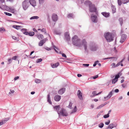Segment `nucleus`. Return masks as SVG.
Segmentation results:
<instances>
[{
  "instance_id": "obj_1",
  "label": "nucleus",
  "mask_w": 129,
  "mask_h": 129,
  "mask_svg": "<svg viewBox=\"0 0 129 129\" xmlns=\"http://www.w3.org/2000/svg\"><path fill=\"white\" fill-rule=\"evenodd\" d=\"M72 41L73 44L74 45L78 47L81 46V44L80 42V39L78 38L77 36H75L72 38Z\"/></svg>"
},
{
  "instance_id": "obj_2",
  "label": "nucleus",
  "mask_w": 129,
  "mask_h": 129,
  "mask_svg": "<svg viewBox=\"0 0 129 129\" xmlns=\"http://www.w3.org/2000/svg\"><path fill=\"white\" fill-rule=\"evenodd\" d=\"M104 36L108 42H110L113 40V37L112 34L108 32L104 34Z\"/></svg>"
},
{
  "instance_id": "obj_3",
  "label": "nucleus",
  "mask_w": 129,
  "mask_h": 129,
  "mask_svg": "<svg viewBox=\"0 0 129 129\" xmlns=\"http://www.w3.org/2000/svg\"><path fill=\"white\" fill-rule=\"evenodd\" d=\"M86 2L89 3V11L91 12H96V9L95 6L92 4L89 1H87Z\"/></svg>"
},
{
  "instance_id": "obj_4",
  "label": "nucleus",
  "mask_w": 129,
  "mask_h": 129,
  "mask_svg": "<svg viewBox=\"0 0 129 129\" xmlns=\"http://www.w3.org/2000/svg\"><path fill=\"white\" fill-rule=\"evenodd\" d=\"M58 114L59 116L62 115L63 116H67L68 115L66 110L63 108L61 109L59 111H58Z\"/></svg>"
},
{
  "instance_id": "obj_5",
  "label": "nucleus",
  "mask_w": 129,
  "mask_h": 129,
  "mask_svg": "<svg viewBox=\"0 0 129 129\" xmlns=\"http://www.w3.org/2000/svg\"><path fill=\"white\" fill-rule=\"evenodd\" d=\"M29 2L28 0H25L22 3V7L24 10L27 9L29 6Z\"/></svg>"
},
{
  "instance_id": "obj_6",
  "label": "nucleus",
  "mask_w": 129,
  "mask_h": 129,
  "mask_svg": "<svg viewBox=\"0 0 129 129\" xmlns=\"http://www.w3.org/2000/svg\"><path fill=\"white\" fill-rule=\"evenodd\" d=\"M129 0H118V5L120 6L121 5L122 3L123 4H126L128 2Z\"/></svg>"
},
{
  "instance_id": "obj_7",
  "label": "nucleus",
  "mask_w": 129,
  "mask_h": 129,
  "mask_svg": "<svg viewBox=\"0 0 129 129\" xmlns=\"http://www.w3.org/2000/svg\"><path fill=\"white\" fill-rule=\"evenodd\" d=\"M91 19L92 21L94 22H96L97 21V18L96 15L92 14L91 15Z\"/></svg>"
},
{
  "instance_id": "obj_8",
  "label": "nucleus",
  "mask_w": 129,
  "mask_h": 129,
  "mask_svg": "<svg viewBox=\"0 0 129 129\" xmlns=\"http://www.w3.org/2000/svg\"><path fill=\"white\" fill-rule=\"evenodd\" d=\"M126 37V35L125 34L122 35L121 37L120 42L122 43H123L125 40Z\"/></svg>"
},
{
  "instance_id": "obj_9",
  "label": "nucleus",
  "mask_w": 129,
  "mask_h": 129,
  "mask_svg": "<svg viewBox=\"0 0 129 129\" xmlns=\"http://www.w3.org/2000/svg\"><path fill=\"white\" fill-rule=\"evenodd\" d=\"M77 95L78 98L81 100H83L82 93L81 91L80 90H78L77 93Z\"/></svg>"
},
{
  "instance_id": "obj_10",
  "label": "nucleus",
  "mask_w": 129,
  "mask_h": 129,
  "mask_svg": "<svg viewBox=\"0 0 129 129\" xmlns=\"http://www.w3.org/2000/svg\"><path fill=\"white\" fill-rule=\"evenodd\" d=\"M119 77V74L116 75L114 79L112 80V84H114L116 82L118 81V79Z\"/></svg>"
},
{
  "instance_id": "obj_11",
  "label": "nucleus",
  "mask_w": 129,
  "mask_h": 129,
  "mask_svg": "<svg viewBox=\"0 0 129 129\" xmlns=\"http://www.w3.org/2000/svg\"><path fill=\"white\" fill-rule=\"evenodd\" d=\"M82 45H83L85 50L87 48V42L85 39H83L82 41Z\"/></svg>"
},
{
  "instance_id": "obj_12",
  "label": "nucleus",
  "mask_w": 129,
  "mask_h": 129,
  "mask_svg": "<svg viewBox=\"0 0 129 129\" xmlns=\"http://www.w3.org/2000/svg\"><path fill=\"white\" fill-rule=\"evenodd\" d=\"M52 18L53 20L54 21H56L58 19V16L57 15L55 14H53L52 16Z\"/></svg>"
},
{
  "instance_id": "obj_13",
  "label": "nucleus",
  "mask_w": 129,
  "mask_h": 129,
  "mask_svg": "<svg viewBox=\"0 0 129 129\" xmlns=\"http://www.w3.org/2000/svg\"><path fill=\"white\" fill-rule=\"evenodd\" d=\"M30 4L33 6L35 7L36 6V2L35 0H29Z\"/></svg>"
},
{
  "instance_id": "obj_14",
  "label": "nucleus",
  "mask_w": 129,
  "mask_h": 129,
  "mask_svg": "<svg viewBox=\"0 0 129 129\" xmlns=\"http://www.w3.org/2000/svg\"><path fill=\"white\" fill-rule=\"evenodd\" d=\"M61 99V96L59 95H56L54 97V100L56 101H59Z\"/></svg>"
},
{
  "instance_id": "obj_15",
  "label": "nucleus",
  "mask_w": 129,
  "mask_h": 129,
  "mask_svg": "<svg viewBox=\"0 0 129 129\" xmlns=\"http://www.w3.org/2000/svg\"><path fill=\"white\" fill-rule=\"evenodd\" d=\"M65 91V88H62L59 90L58 92V93L60 94H63Z\"/></svg>"
},
{
  "instance_id": "obj_16",
  "label": "nucleus",
  "mask_w": 129,
  "mask_h": 129,
  "mask_svg": "<svg viewBox=\"0 0 129 129\" xmlns=\"http://www.w3.org/2000/svg\"><path fill=\"white\" fill-rule=\"evenodd\" d=\"M65 36L66 39L67 41H69L70 39V37L69 33L68 32H66L65 34Z\"/></svg>"
},
{
  "instance_id": "obj_17",
  "label": "nucleus",
  "mask_w": 129,
  "mask_h": 129,
  "mask_svg": "<svg viewBox=\"0 0 129 129\" xmlns=\"http://www.w3.org/2000/svg\"><path fill=\"white\" fill-rule=\"evenodd\" d=\"M112 91L110 92L109 94L106 97H104L105 99L106 100H107L109 99L112 96Z\"/></svg>"
},
{
  "instance_id": "obj_18",
  "label": "nucleus",
  "mask_w": 129,
  "mask_h": 129,
  "mask_svg": "<svg viewBox=\"0 0 129 129\" xmlns=\"http://www.w3.org/2000/svg\"><path fill=\"white\" fill-rule=\"evenodd\" d=\"M54 109L57 111L58 113V111H60V107L59 105L56 106L54 107Z\"/></svg>"
},
{
  "instance_id": "obj_19",
  "label": "nucleus",
  "mask_w": 129,
  "mask_h": 129,
  "mask_svg": "<svg viewBox=\"0 0 129 129\" xmlns=\"http://www.w3.org/2000/svg\"><path fill=\"white\" fill-rule=\"evenodd\" d=\"M59 65V63L58 62H57L56 63L53 64L51 63V65L52 67L53 68H56Z\"/></svg>"
},
{
  "instance_id": "obj_20",
  "label": "nucleus",
  "mask_w": 129,
  "mask_h": 129,
  "mask_svg": "<svg viewBox=\"0 0 129 129\" xmlns=\"http://www.w3.org/2000/svg\"><path fill=\"white\" fill-rule=\"evenodd\" d=\"M102 14L106 17H109V12H103L102 13Z\"/></svg>"
},
{
  "instance_id": "obj_21",
  "label": "nucleus",
  "mask_w": 129,
  "mask_h": 129,
  "mask_svg": "<svg viewBox=\"0 0 129 129\" xmlns=\"http://www.w3.org/2000/svg\"><path fill=\"white\" fill-rule=\"evenodd\" d=\"M37 37L40 40L44 38L43 35L41 34H38L37 35Z\"/></svg>"
},
{
  "instance_id": "obj_22",
  "label": "nucleus",
  "mask_w": 129,
  "mask_h": 129,
  "mask_svg": "<svg viewBox=\"0 0 129 129\" xmlns=\"http://www.w3.org/2000/svg\"><path fill=\"white\" fill-rule=\"evenodd\" d=\"M47 99H48V101L49 103L50 104H52V102H51L50 100V95L49 94L48 95H47Z\"/></svg>"
},
{
  "instance_id": "obj_23",
  "label": "nucleus",
  "mask_w": 129,
  "mask_h": 129,
  "mask_svg": "<svg viewBox=\"0 0 129 129\" xmlns=\"http://www.w3.org/2000/svg\"><path fill=\"white\" fill-rule=\"evenodd\" d=\"M12 61V60L11 58H10L7 59V64H11Z\"/></svg>"
},
{
  "instance_id": "obj_24",
  "label": "nucleus",
  "mask_w": 129,
  "mask_h": 129,
  "mask_svg": "<svg viewBox=\"0 0 129 129\" xmlns=\"http://www.w3.org/2000/svg\"><path fill=\"white\" fill-rule=\"evenodd\" d=\"M2 7H3V9H5V10L8 11L9 10V7L6 6L2 5Z\"/></svg>"
},
{
  "instance_id": "obj_25",
  "label": "nucleus",
  "mask_w": 129,
  "mask_h": 129,
  "mask_svg": "<svg viewBox=\"0 0 129 129\" xmlns=\"http://www.w3.org/2000/svg\"><path fill=\"white\" fill-rule=\"evenodd\" d=\"M12 27L16 29H18L20 28V27H21V26L14 25L12 26Z\"/></svg>"
},
{
  "instance_id": "obj_26",
  "label": "nucleus",
  "mask_w": 129,
  "mask_h": 129,
  "mask_svg": "<svg viewBox=\"0 0 129 129\" xmlns=\"http://www.w3.org/2000/svg\"><path fill=\"white\" fill-rule=\"evenodd\" d=\"M112 13H114L116 12V9L115 6H112Z\"/></svg>"
},
{
  "instance_id": "obj_27",
  "label": "nucleus",
  "mask_w": 129,
  "mask_h": 129,
  "mask_svg": "<svg viewBox=\"0 0 129 129\" xmlns=\"http://www.w3.org/2000/svg\"><path fill=\"white\" fill-rule=\"evenodd\" d=\"M39 18V17L37 16H34L30 18V20L34 19H38Z\"/></svg>"
},
{
  "instance_id": "obj_28",
  "label": "nucleus",
  "mask_w": 129,
  "mask_h": 129,
  "mask_svg": "<svg viewBox=\"0 0 129 129\" xmlns=\"http://www.w3.org/2000/svg\"><path fill=\"white\" fill-rule=\"evenodd\" d=\"M77 111V108L76 107V106H75V107L73 109V110L71 112V114H72L73 113H74L75 112H76Z\"/></svg>"
},
{
  "instance_id": "obj_29",
  "label": "nucleus",
  "mask_w": 129,
  "mask_h": 129,
  "mask_svg": "<svg viewBox=\"0 0 129 129\" xmlns=\"http://www.w3.org/2000/svg\"><path fill=\"white\" fill-rule=\"evenodd\" d=\"M14 92V90L10 89V92L8 93V95H11V94H13Z\"/></svg>"
},
{
  "instance_id": "obj_30",
  "label": "nucleus",
  "mask_w": 129,
  "mask_h": 129,
  "mask_svg": "<svg viewBox=\"0 0 129 129\" xmlns=\"http://www.w3.org/2000/svg\"><path fill=\"white\" fill-rule=\"evenodd\" d=\"M44 43L43 42V41L41 40L40 41V42L39 43V46H42L43 45Z\"/></svg>"
},
{
  "instance_id": "obj_31",
  "label": "nucleus",
  "mask_w": 129,
  "mask_h": 129,
  "mask_svg": "<svg viewBox=\"0 0 129 129\" xmlns=\"http://www.w3.org/2000/svg\"><path fill=\"white\" fill-rule=\"evenodd\" d=\"M53 47L55 51L57 53H58V51H57L56 49L58 50H59L58 48L57 47H56V46H53Z\"/></svg>"
},
{
  "instance_id": "obj_32",
  "label": "nucleus",
  "mask_w": 129,
  "mask_h": 129,
  "mask_svg": "<svg viewBox=\"0 0 129 129\" xmlns=\"http://www.w3.org/2000/svg\"><path fill=\"white\" fill-rule=\"evenodd\" d=\"M54 33L56 35H60L61 33L60 32L56 30L54 31Z\"/></svg>"
},
{
  "instance_id": "obj_33",
  "label": "nucleus",
  "mask_w": 129,
  "mask_h": 129,
  "mask_svg": "<svg viewBox=\"0 0 129 129\" xmlns=\"http://www.w3.org/2000/svg\"><path fill=\"white\" fill-rule=\"evenodd\" d=\"M34 32H31L29 33L28 35L30 36H33L34 35Z\"/></svg>"
},
{
  "instance_id": "obj_34",
  "label": "nucleus",
  "mask_w": 129,
  "mask_h": 129,
  "mask_svg": "<svg viewBox=\"0 0 129 129\" xmlns=\"http://www.w3.org/2000/svg\"><path fill=\"white\" fill-rule=\"evenodd\" d=\"M113 127V124H110L108 127V128L110 129H112Z\"/></svg>"
},
{
  "instance_id": "obj_35",
  "label": "nucleus",
  "mask_w": 129,
  "mask_h": 129,
  "mask_svg": "<svg viewBox=\"0 0 129 129\" xmlns=\"http://www.w3.org/2000/svg\"><path fill=\"white\" fill-rule=\"evenodd\" d=\"M98 47L96 46H94L92 47V50L93 51H95L97 49Z\"/></svg>"
},
{
  "instance_id": "obj_36",
  "label": "nucleus",
  "mask_w": 129,
  "mask_h": 129,
  "mask_svg": "<svg viewBox=\"0 0 129 129\" xmlns=\"http://www.w3.org/2000/svg\"><path fill=\"white\" fill-rule=\"evenodd\" d=\"M119 20L120 21V24L121 25L122 23L123 19L122 18H120L119 19Z\"/></svg>"
},
{
  "instance_id": "obj_37",
  "label": "nucleus",
  "mask_w": 129,
  "mask_h": 129,
  "mask_svg": "<svg viewBox=\"0 0 129 129\" xmlns=\"http://www.w3.org/2000/svg\"><path fill=\"white\" fill-rule=\"evenodd\" d=\"M36 83H40L41 82V80H40L36 79L35 80Z\"/></svg>"
},
{
  "instance_id": "obj_38",
  "label": "nucleus",
  "mask_w": 129,
  "mask_h": 129,
  "mask_svg": "<svg viewBox=\"0 0 129 129\" xmlns=\"http://www.w3.org/2000/svg\"><path fill=\"white\" fill-rule=\"evenodd\" d=\"M4 13L6 15L9 16H11L12 15V14H11L7 12H4Z\"/></svg>"
},
{
  "instance_id": "obj_39",
  "label": "nucleus",
  "mask_w": 129,
  "mask_h": 129,
  "mask_svg": "<svg viewBox=\"0 0 129 129\" xmlns=\"http://www.w3.org/2000/svg\"><path fill=\"white\" fill-rule=\"evenodd\" d=\"M10 119L9 118H5L3 120L4 122H5V123Z\"/></svg>"
},
{
  "instance_id": "obj_40",
  "label": "nucleus",
  "mask_w": 129,
  "mask_h": 129,
  "mask_svg": "<svg viewBox=\"0 0 129 129\" xmlns=\"http://www.w3.org/2000/svg\"><path fill=\"white\" fill-rule=\"evenodd\" d=\"M104 125V124L103 123H101L99 125V127L102 128Z\"/></svg>"
},
{
  "instance_id": "obj_41",
  "label": "nucleus",
  "mask_w": 129,
  "mask_h": 129,
  "mask_svg": "<svg viewBox=\"0 0 129 129\" xmlns=\"http://www.w3.org/2000/svg\"><path fill=\"white\" fill-rule=\"evenodd\" d=\"M115 64V63H113L111 64L112 68H113L116 67V66Z\"/></svg>"
},
{
  "instance_id": "obj_42",
  "label": "nucleus",
  "mask_w": 129,
  "mask_h": 129,
  "mask_svg": "<svg viewBox=\"0 0 129 129\" xmlns=\"http://www.w3.org/2000/svg\"><path fill=\"white\" fill-rule=\"evenodd\" d=\"M42 61V59L41 58L38 59L37 60V63L40 62Z\"/></svg>"
},
{
  "instance_id": "obj_43",
  "label": "nucleus",
  "mask_w": 129,
  "mask_h": 129,
  "mask_svg": "<svg viewBox=\"0 0 129 129\" xmlns=\"http://www.w3.org/2000/svg\"><path fill=\"white\" fill-rule=\"evenodd\" d=\"M17 57V56H15L13 57L12 58H11L12 59V60H16Z\"/></svg>"
},
{
  "instance_id": "obj_44",
  "label": "nucleus",
  "mask_w": 129,
  "mask_h": 129,
  "mask_svg": "<svg viewBox=\"0 0 129 129\" xmlns=\"http://www.w3.org/2000/svg\"><path fill=\"white\" fill-rule=\"evenodd\" d=\"M109 114L108 113V114L105 115L104 116V117L105 118H106L108 117H109Z\"/></svg>"
},
{
  "instance_id": "obj_45",
  "label": "nucleus",
  "mask_w": 129,
  "mask_h": 129,
  "mask_svg": "<svg viewBox=\"0 0 129 129\" xmlns=\"http://www.w3.org/2000/svg\"><path fill=\"white\" fill-rule=\"evenodd\" d=\"M72 103L71 102H70L69 103V107L70 109H72Z\"/></svg>"
},
{
  "instance_id": "obj_46",
  "label": "nucleus",
  "mask_w": 129,
  "mask_h": 129,
  "mask_svg": "<svg viewBox=\"0 0 129 129\" xmlns=\"http://www.w3.org/2000/svg\"><path fill=\"white\" fill-rule=\"evenodd\" d=\"M41 31L42 32H45V34L46 33V32H45V31H46V29L45 28H42L41 30Z\"/></svg>"
},
{
  "instance_id": "obj_47",
  "label": "nucleus",
  "mask_w": 129,
  "mask_h": 129,
  "mask_svg": "<svg viewBox=\"0 0 129 129\" xmlns=\"http://www.w3.org/2000/svg\"><path fill=\"white\" fill-rule=\"evenodd\" d=\"M5 29H4L3 28H0V31L3 32V31H5Z\"/></svg>"
},
{
  "instance_id": "obj_48",
  "label": "nucleus",
  "mask_w": 129,
  "mask_h": 129,
  "mask_svg": "<svg viewBox=\"0 0 129 129\" xmlns=\"http://www.w3.org/2000/svg\"><path fill=\"white\" fill-rule=\"evenodd\" d=\"M5 123V122H4L3 120H2L1 122H0V126L3 125V124Z\"/></svg>"
},
{
  "instance_id": "obj_49",
  "label": "nucleus",
  "mask_w": 129,
  "mask_h": 129,
  "mask_svg": "<svg viewBox=\"0 0 129 129\" xmlns=\"http://www.w3.org/2000/svg\"><path fill=\"white\" fill-rule=\"evenodd\" d=\"M126 86V84H123L122 85V86L123 88L125 87Z\"/></svg>"
},
{
  "instance_id": "obj_50",
  "label": "nucleus",
  "mask_w": 129,
  "mask_h": 129,
  "mask_svg": "<svg viewBox=\"0 0 129 129\" xmlns=\"http://www.w3.org/2000/svg\"><path fill=\"white\" fill-rule=\"evenodd\" d=\"M73 16V15L72 14H69L68 15V18H70V17H72Z\"/></svg>"
},
{
  "instance_id": "obj_51",
  "label": "nucleus",
  "mask_w": 129,
  "mask_h": 129,
  "mask_svg": "<svg viewBox=\"0 0 129 129\" xmlns=\"http://www.w3.org/2000/svg\"><path fill=\"white\" fill-rule=\"evenodd\" d=\"M42 40L43 41L44 43L46 41L48 40V39H44Z\"/></svg>"
},
{
  "instance_id": "obj_52",
  "label": "nucleus",
  "mask_w": 129,
  "mask_h": 129,
  "mask_svg": "<svg viewBox=\"0 0 129 129\" xmlns=\"http://www.w3.org/2000/svg\"><path fill=\"white\" fill-rule=\"evenodd\" d=\"M44 0H39L40 4H41L43 3Z\"/></svg>"
},
{
  "instance_id": "obj_53",
  "label": "nucleus",
  "mask_w": 129,
  "mask_h": 129,
  "mask_svg": "<svg viewBox=\"0 0 129 129\" xmlns=\"http://www.w3.org/2000/svg\"><path fill=\"white\" fill-rule=\"evenodd\" d=\"M98 77V75H97L93 77L92 78L93 79H95Z\"/></svg>"
},
{
  "instance_id": "obj_54",
  "label": "nucleus",
  "mask_w": 129,
  "mask_h": 129,
  "mask_svg": "<svg viewBox=\"0 0 129 129\" xmlns=\"http://www.w3.org/2000/svg\"><path fill=\"white\" fill-rule=\"evenodd\" d=\"M15 10L14 9H13L11 11V12L12 13H13L14 14V13H15Z\"/></svg>"
},
{
  "instance_id": "obj_55",
  "label": "nucleus",
  "mask_w": 129,
  "mask_h": 129,
  "mask_svg": "<svg viewBox=\"0 0 129 129\" xmlns=\"http://www.w3.org/2000/svg\"><path fill=\"white\" fill-rule=\"evenodd\" d=\"M45 49L46 50H47L48 51L50 50H51V48H48V47H47L46 48H45Z\"/></svg>"
},
{
  "instance_id": "obj_56",
  "label": "nucleus",
  "mask_w": 129,
  "mask_h": 129,
  "mask_svg": "<svg viewBox=\"0 0 129 129\" xmlns=\"http://www.w3.org/2000/svg\"><path fill=\"white\" fill-rule=\"evenodd\" d=\"M62 57H64L65 58H67V56L64 53H62Z\"/></svg>"
},
{
  "instance_id": "obj_57",
  "label": "nucleus",
  "mask_w": 129,
  "mask_h": 129,
  "mask_svg": "<svg viewBox=\"0 0 129 129\" xmlns=\"http://www.w3.org/2000/svg\"><path fill=\"white\" fill-rule=\"evenodd\" d=\"M92 94H93V96L94 95H96V91H94L92 92Z\"/></svg>"
},
{
  "instance_id": "obj_58",
  "label": "nucleus",
  "mask_w": 129,
  "mask_h": 129,
  "mask_svg": "<svg viewBox=\"0 0 129 129\" xmlns=\"http://www.w3.org/2000/svg\"><path fill=\"white\" fill-rule=\"evenodd\" d=\"M23 34L26 35H28L29 33L26 31H24L23 32Z\"/></svg>"
},
{
  "instance_id": "obj_59",
  "label": "nucleus",
  "mask_w": 129,
  "mask_h": 129,
  "mask_svg": "<svg viewBox=\"0 0 129 129\" xmlns=\"http://www.w3.org/2000/svg\"><path fill=\"white\" fill-rule=\"evenodd\" d=\"M97 63H99V61H96V62H95V63L94 64H93V66L94 67H95L96 66V64H97Z\"/></svg>"
},
{
  "instance_id": "obj_60",
  "label": "nucleus",
  "mask_w": 129,
  "mask_h": 129,
  "mask_svg": "<svg viewBox=\"0 0 129 129\" xmlns=\"http://www.w3.org/2000/svg\"><path fill=\"white\" fill-rule=\"evenodd\" d=\"M110 123V121L109 120L108 122H106L105 123V124L106 125H108Z\"/></svg>"
},
{
  "instance_id": "obj_61",
  "label": "nucleus",
  "mask_w": 129,
  "mask_h": 129,
  "mask_svg": "<svg viewBox=\"0 0 129 129\" xmlns=\"http://www.w3.org/2000/svg\"><path fill=\"white\" fill-rule=\"evenodd\" d=\"M19 78V77L18 76H17L16 77H15L14 78V80H16L17 79H18Z\"/></svg>"
},
{
  "instance_id": "obj_62",
  "label": "nucleus",
  "mask_w": 129,
  "mask_h": 129,
  "mask_svg": "<svg viewBox=\"0 0 129 129\" xmlns=\"http://www.w3.org/2000/svg\"><path fill=\"white\" fill-rule=\"evenodd\" d=\"M13 9L11 7H9V11H8L9 12H11V11Z\"/></svg>"
},
{
  "instance_id": "obj_63",
  "label": "nucleus",
  "mask_w": 129,
  "mask_h": 129,
  "mask_svg": "<svg viewBox=\"0 0 129 129\" xmlns=\"http://www.w3.org/2000/svg\"><path fill=\"white\" fill-rule=\"evenodd\" d=\"M120 64L121 63L119 62L116 65V67H117L118 66H119L120 65Z\"/></svg>"
},
{
  "instance_id": "obj_64",
  "label": "nucleus",
  "mask_w": 129,
  "mask_h": 129,
  "mask_svg": "<svg viewBox=\"0 0 129 129\" xmlns=\"http://www.w3.org/2000/svg\"><path fill=\"white\" fill-rule=\"evenodd\" d=\"M83 65L85 66V67H88L89 66V64H83Z\"/></svg>"
}]
</instances>
